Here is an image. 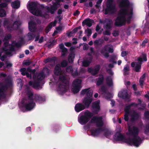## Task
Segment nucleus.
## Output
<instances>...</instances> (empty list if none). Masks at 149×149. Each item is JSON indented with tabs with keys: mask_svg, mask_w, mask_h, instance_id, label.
I'll return each instance as SVG.
<instances>
[{
	"mask_svg": "<svg viewBox=\"0 0 149 149\" xmlns=\"http://www.w3.org/2000/svg\"><path fill=\"white\" fill-rule=\"evenodd\" d=\"M133 9H130V12H128V9L127 8L120 9L119 10V15L121 16H118L116 18L114 22V25L118 27H121L125 25L126 24V15H132Z\"/></svg>",
	"mask_w": 149,
	"mask_h": 149,
	"instance_id": "f257e3e1",
	"label": "nucleus"
},
{
	"mask_svg": "<svg viewBox=\"0 0 149 149\" xmlns=\"http://www.w3.org/2000/svg\"><path fill=\"white\" fill-rule=\"evenodd\" d=\"M91 123L96 124L97 127H98V128L95 129L91 130V132L92 136H97L101 131L104 130L103 128L102 127L104 124L102 116H93L91 120Z\"/></svg>",
	"mask_w": 149,
	"mask_h": 149,
	"instance_id": "f03ea898",
	"label": "nucleus"
},
{
	"mask_svg": "<svg viewBox=\"0 0 149 149\" xmlns=\"http://www.w3.org/2000/svg\"><path fill=\"white\" fill-rule=\"evenodd\" d=\"M33 77L34 81H30L29 83V85L32 86L33 88L36 89H41L42 87L40 86V83L45 78L44 73L42 72H40L38 74H34L33 75Z\"/></svg>",
	"mask_w": 149,
	"mask_h": 149,
	"instance_id": "7ed1b4c3",
	"label": "nucleus"
},
{
	"mask_svg": "<svg viewBox=\"0 0 149 149\" xmlns=\"http://www.w3.org/2000/svg\"><path fill=\"white\" fill-rule=\"evenodd\" d=\"M3 23L4 27L6 28L7 30L9 32H11L13 30H17L21 24V22L19 21H16L13 23L11 21L6 18Z\"/></svg>",
	"mask_w": 149,
	"mask_h": 149,
	"instance_id": "20e7f679",
	"label": "nucleus"
},
{
	"mask_svg": "<svg viewBox=\"0 0 149 149\" xmlns=\"http://www.w3.org/2000/svg\"><path fill=\"white\" fill-rule=\"evenodd\" d=\"M142 57H139L137 58L138 61L140 63H136L133 62L131 63V65L132 67L134 68L133 70L137 72H141L142 63L143 61H147V55L146 54L143 53L142 54Z\"/></svg>",
	"mask_w": 149,
	"mask_h": 149,
	"instance_id": "39448f33",
	"label": "nucleus"
},
{
	"mask_svg": "<svg viewBox=\"0 0 149 149\" xmlns=\"http://www.w3.org/2000/svg\"><path fill=\"white\" fill-rule=\"evenodd\" d=\"M93 116L92 113L87 110L84 113V115L81 116L78 118L79 122L82 125L87 123Z\"/></svg>",
	"mask_w": 149,
	"mask_h": 149,
	"instance_id": "423d86ee",
	"label": "nucleus"
},
{
	"mask_svg": "<svg viewBox=\"0 0 149 149\" xmlns=\"http://www.w3.org/2000/svg\"><path fill=\"white\" fill-rule=\"evenodd\" d=\"M127 144L130 145L139 146L142 143L141 139L138 136H134L133 138H128Z\"/></svg>",
	"mask_w": 149,
	"mask_h": 149,
	"instance_id": "0eeeda50",
	"label": "nucleus"
},
{
	"mask_svg": "<svg viewBox=\"0 0 149 149\" xmlns=\"http://www.w3.org/2000/svg\"><path fill=\"white\" fill-rule=\"evenodd\" d=\"M81 80L79 79H76L73 82L72 88V92L74 93H78L80 90Z\"/></svg>",
	"mask_w": 149,
	"mask_h": 149,
	"instance_id": "6e6552de",
	"label": "nucleus"
},
{
	"mask_svg": "<svg viewBox=\"0 0 149 149\" xmlns=\"http://www.w3.org/2000/svg\"><path fill=\"white\" fill-rule=\"evenodd\" d=\"M61 0H56V1L54 3L53 5L50 7L47 6L46 8L47 10L48 13H50L52 14H54L55 12L57 10L58 7V5H60V2Z\"/></svg>",
	"mask_w": 149,
	"mask_h": 149,
	"instance_id": "1a4fd4ad",
	"label": "nucleus"
},
{
	"mask_svg": "<svg viewBox=\"0 0 149 149\" xmlns=\"http://www.w3.org/2000/svg\"><path fill=\"white\" fill-rule=\"evenodd\" d=\"M113 138L116 141H121L127 143V140L128 139V138H126L124 135L120 132H117L114 135Z\"/></svg>",
	"mask_w": 149,
	"mask_h": 149,
	"instance_id": "9d476101",
	"label": "nucleus"
},
{
	"mask_svg": "<svg viewBox=\"0 0 149 149\" xmlns=\"http://www.w3.org/2000/svg\"><path fill=\"white\" fill-rule=\"evenodd\" d=\"M116 11L115 6L112 3H107V7L105 10L104 14L106 15L108 14H113Z\"/></svg>",
	"mask_w": 149,
	"mask_h": 149,
	"instance_id": "9b49d317",
	"label": "nucleus"
},
{
	"mask_svg": "<svg viewBox=\"0 0 149 149\" xmlns=\"http://www.w3.org/2000/svg\"><path fill=\"white\" fill-rule=\"evenodd\" d=\"M24 107L27 111H30L36 106V104L33 100H29L24 103Z\"/></svg>",
	"mask_w": 149,
	"mask_h": 149,
	"instance_id": "f8f14e48",
	"label": "nucleus"
},
{
	"mask_svg": "<svg viewBox=\"0 0 149 149\" xmlns=\"http://www.w3.org/2000/svg\"><path fill=\"white\" fill-rule=\"evenodd\" d=\"M100 101L94 102L92 104V107L93 109V112L95 114H97L100 110Z\"/></svg>",
	"mask_w": 149,
	"mask_h": 149,
	"instance_id": "ddd939ff",
	"label": "nucleus"
},
{
	"mask_svg": "<svg viewBox=\"0 0 149 149\" xmlns=\"http://www.w3.org/2000/svg\"><path fill=\"white\" fill-rule=\"evenodd\" d=\"M130 5L129 0H121L119 3V6L121 9L127 8L128 10Z\"/></svg>",
	"mask_w": 149,
	"mask_h": 149,
	"instance_id": "4468645a",
	"label": "nucleus"
},
{
	"mask_svg": "<svg viewBox=\"0 0 149 149\" xmlns=\"http://www.w3.org/2000/svg\"><path fill=\"white\" fill-rule=\"evenodd\" d=\"M45 100V97L39 94H35L33 96V101L39 104L42 103Z\"/></svg>",
	"mask_w": 149,
	"mask_h": 149,
	"instance_id": "2eb2a0df",
	"label": "nucleus"
},
{
	"mask_svg": "<svg viewBox=\"0 0 149 149\" xmlns=\"http://www.w3.org/2000/svg\"><path fill=\"white\" fill-rule=\"evenodd\" d=\"M100 69V65H96L94 68H88V71L93 76H95L99 72Z\"/></svg>",
	"mask_w": 149,
	"mask_h": 149,
	"instance_id": "dca6fc26",
	"label": "nucleus"
},
{
	"mask_svg": "<svg viewBox=\"0 0 149 149\" xmlns=\"http://www.w3.org/2000/svg\"><path fill=\"white\" fill-rule=\"evenodd\" d=\"M119 97L124 100L128 99L129 98L127 91L126 90H123L118 94Z\"/></svg>",
	"mask_w": 149,
	"mask_h": 149,
	"instance_id": "f3484780",
	"label": "nucleus"
},
{
	"mask_svg": "<svg viewBox=\"0 0 149 149\" xmlns=\"http://www.w3.org/2000/svg\"><path fill=\"white\" fill-rule=\"evenodd\" d=\"M37 4L35 2H31L29 3L28 7L29 10L31 11L33 14L36 15V13L35 11L37 9Z\"/></svg>",
	"mask_w": 149,
	"mask_h": 149,
	"instance_id": "a211bd4d",
	"label": "nucleus"
},
{
	"mask_svg": "<svg viewBox=\"0 0 149 149\" xmlns=\"http://www.w3.org/2000/svg\"><path fill=\"white\" fill-rule=\"evenodd\" d=\"M92 97L88 96L85 97L82 101L83 103L86 108H88L92 101Z\"/></svg>",
	"mask_w": 149,
	"mask_h": 149,
	"instance_id": "6ab92c4d",
	"label": "nucleus"
},
{
	"mask_svg": "<svg viewBox=\"0 0 149 149\" xmlns=\"http://www.w3.org/2000/svg\"><path fill=\"white\" fill-rule=\"evenodd\" d=\"M94 22V21L93 20L89 18H87L82 22V25L83 26L85 25H86L89 27H90L92 26V24Z\"/></svg>",
	"mask_w": 149,
	"mask_h": 149,
	"instance_id": "aec40b11",
	"label": "nucleus"
},
{
	"mask_svg": "<svg viewBox=\"0 0 149 149\" xmlns=\"http://www.w3.org/2000/svg\"><path fill=\"white\" fill-rule=\"evenodd\" d=\"M93 93V90H92L90 89V88L84 89L81 91L80 93L82 95H84L85 94H86V97L88 96L92 97Z\"/></svg>",
	"mask_w": 149,
	"mask_h": 149,
	"instance_id": "412c9836",
	"label": "nucleus"
},
{
	"mask_svg": "<svg viewBox=\"0 0 149 149\" xmlns=\"http://www.w3.org/2000/svg\"><path fill=\"white\" fill-rule=\"evenodd\" d=\"M28 24L29 31L32 32H35L36 29V23L33 21H31L29 22Z\"/></svg>",
	"mask_w": 149,
	"mask_h": 149,
	"instance_id": "4be33fe9",
	"label": "nucleus"
},
{
	"mask_svg": "<svg viewBox=\"0 0 149 149\" xmlns=\"http://www.w3.org/2000/svg\"><path fill=\"white\" fill-rule=\"evenodd\" d=\"M74 109L77 112H79L85 109V107L82 103H79L75 105Z\"/></svg>",
	"mask_w": 149,
	"mask_h": 149,
	"instance_id": "5701e85b",
	"label": "nucleus"
},
{
	"mask_svg": "<svg viewBox=\"0 0 149 149\" xmlns=\"http://www.w3.org/2000/svg\"><path fill=\"white\" fill-rule=\"evenodd\" d=\"M56 23L57 21L56 20L50 22L45 29V33H47L50 31L53 26H56Z\"/></svg>",
	"mask_w": 149,
	"mask_h": 149,
	"instance_id": "b1692460",
	"label": "nucleus"
},
{
	"mask_svg": "<svg viewBox=\"0 0 149 149\" xmlns=\"http://www.w3.org/2000/svg\"><path fill=\"white\" fill-rule=\"evenodd\" d=\"M59 75L58 80L64 84L68 83V81L66 76L62 74H61Z\"/></svg>",
	"mask_w": 149,
	"mask_h": 149,
	"instance_id": "393cba45",
	"label": "nucleus"
},
{
	"mask_svg": "<svg viewBox=\"0 0 149 149\" xmlns=\"http://www.w3.org/2000/svg\"><path fill=\"white\" fill-rule=\"evenodd\" d=\"M129 131L130 134L134 137V136H137L139 133V130L137 127H133L132 129H129Z\"/></svg>",
	"mask_w": 149,
	"mask_h": 149,
	"instance_id": "a878e982",
	"label": "nucleus"
},
{
	"mask_svg": "<svg viewBox=\"0 0 149 149\" xmlns=\"http://www.w3.org/2000/svg\"><path fill=\"white\" fill-rule=\"evenodd\" d=\"M106 23V25L103 26L104 28V29L111 30L112 28L111 24H112V20L109 19H107V21Z\"/></svg>",
	"mask_w": 149,
	"mask_h": 149,
	"instance_id": "bb28decb",
	"label": "nucleus"
},
{
	"mask_svg": "<svg viewBox=\"0 0 149 149\" xmlns=\"http://www.w3.org/2000/svg\"><path fill=\"white\" fill-rule=\"evenodd\" d=\"M58 90L63 93H65L67 90V86L66 85L63 84L61 83L58 85Z\"/></svg>",
	"mask_w": 149,
	"mask_h": 149,
	"instance_id": "cd10ccee",
	"label": "nucleus"
},
{
	"mask_svg": "<svg viewBox=\"0 0 149 149\" xmlns=\"http://www.w3.org/2000/svg\"><path fill=\"white\" fill-rule=\"evenodd\" d=\"M61 67L58 65H56L54 71V74L56 76H58L61 74Z\"/></svg>",
	"mask_w": 149,
	"mask_h": 149,
	"instance_id": "c85d7f7f",
	"label": "nucleus"
},
{
	"mask_svg": "<svg viewBox=\"0 0 149 149\" xmlns=\"http://www.w3.org/2000/svg\"><path fill=\"white\" fill-rule=\"evenodd\" d=\"M104 81V77L103 75L100 74L99 75V77L97 78V81L96 85L97 86H100L103 84Z\"/></svg>",
	"mask_w": 149,
	"mask_h": 149,
	"instance_id": "c756f323",
	"label": "nucleus"
},
{
	"mask_svg": "<svg viewBox=\"0 0 149 149\" xmlns=\"http://www.w3.org/2000/svg\"><path fill=\"white\" fill-rule=\"evenodd\" d=\"M139 116V115L137 113L134 112L131 116L130 120L132 122H134L137 120Z\"/></svg>",
	"mask_w": 149,
	"mask_h": 149,
	"instance_id": "7c9ffc66",
	"label": "nucleus"
},
{
	"mask_svg": "<svg viewBox=\"0 0 149 149\" xmlns=\"http://www.w3.org/2000/svg\"><path fill=\"white\" fill-rule=\"evenodd\" d=\"M75 54L74 53L70 52L68 57V61L69 63H72L73 62L74 59L75 57Z\"/></svg>",
	"mask_w": 149,
	"mask_h": 149,
	"instance_id": "2f4dec72",
	"label": "nucleus"
},
{
	"mask_svg": "<svg viewBox=\"0 0 149 149\" xmlns=\"http://www.w3.org/2000/svg\"><path fill=\"white\" fill-rule=\"evenodd\" d=\"M20 2L17 0L11 3V5L12 8L15 9L18 8L20 6Z\"/></svg>",
	"mask_w": 149,
	"mask_h": 149,
	"instance_id": "473e14b6",
	"label": "nucleus"
},
{
	"mask_svg": "<svg viewBox=\"0 0 149 149\" xmlns=\"http://www.w3.org/2000/svg\"><path fill=\"white\" fill-rule=\"evenodd\" d=\"M146 74L145 73L143 74L140 78L139 82L140 83V85L141 86H142L143 85L144 81L146 80Z\"/></svg>",
	"mask_w": 149,
	"mask_h": 149,
	"instance_id": "72a5a7b5",
	"label": "nucleus"
},
{
	"mask_svg": "<svg viewBox=\"0 0 149 149\" xmlns=\"http://www.w3.org/2000/svg\"><path fill=\"white\" fill-rule=\"evenodd\" d=\"M106 80L108 85L109 86H111L113 85V84L112 79L111 77H107L106 78Z\"/></svg>",
	"mask_w": 149,
	"mask_h": 149,
	"instance_id": "f704fd0d",
	"label": "nucleus"
},
{
	"mask_svg": "<svg viewBox=\"0 0 149 149\" xmlns=\"http://www.w3.org/2000/svg\"><path fill=\"white\" fill-rule=\"evenodd\" d=\"M130 69L129 66L127 65L125 66L123 68V74L124 75H128L129 74V71H130Z\"/></svg>",
	"mask_w": 149,
	"mask_h": 149,
	"instance_id": "c9c22d12",
	"label": "nucleus"
},
{
	"mask_svg": "<svg viewBox=\"0 0 149 149\" xmlns=\"http://www.w3.org/2000/svg\"><path fill=\"white\" fill-rule=\"evenodd\" d=\"M112 134V132L108 129L105 130L104 135L107 138H109L110 135Z\"/></svg>",
	"mask_w": 149,
	"mask_h": 149,
	"instance_id": "e433bc0d",
	"label": "nucleus"
},
{
	"mask_svg": "<svg viewBox=\"0 0 149 149\" xmlns=\"http://www.w3.org/2000/svg\"><path fill=\"white\" fill-rule=\"evenodd\" d=\"M28 96V100H33V96L34 95L33 92L31 91H28L27 93Z\"/></svg>",
	"mask_w": 149,
	"mask_h": 149,
	"instance_id": "4c0bfd02",
	"label": "nucleus"
},
{
	"mask_svg": "<svg viewBox=\"0 0 149 149\" xmlns=\"http://www.w3.org/2000/svg\"><path fill=\"white\" fill-rule=\"evenodd\" d=\"M27 36L28 38V41L33 40L36 36L35 34L34 33L29 32L28 33Z\"/></svg>",
	"mask_w": 149,
	"mask_h": 149,
	"instance_id": "58836bf2",
	"label": "nucleus"
},
{
	"mask_svg": "<svg viewBox=\"0 0 149 149\" xmlns=\"http://www.w3.org/2000/svg\"><path fill=\"white\" fill-rule=\"evenodd\" d=\"M6 13L5 10L2 8H0V17H5Z\"/></svg>",
	"mask_w": 149,
	"mask_h": 149,
	"instance_id": "ea45409f",
	"label": "nucleus"
},
{
	"mask_svg": "<svg viewBox=\"0 0 149 149\" xmlns=\"http://www.w3.org/2000/svg\"><path fill=\"white\" fill-rule=\"evenodd\" d=\"M56 60V57H52V58H48L45 60V62L47 63L52 61H54Z\"/></svg>",
	"mask_w": 149,
	"mask_h": 149,
	"instance_id": "a19ab883",
	"label": "nucleus"
},
{
	"mask_svg": "<svg viewBox=\"0 0 149 149\" xmlns=\"http://www.w3.org/2000/svg\"><path fill=\"white\" fill-rule=\"evenodd\" d=\"M68 64L67 61L66 60H63L61 62L60 66L62 68H65L67 65Z\"/></svg>",
	"mask_w": 149,
	"mask_h": 149,
	"instance_id": "79ce46f5",
	"label": "nucleus"
},
{
	"mask_svg": "<svg viewBox=\"0 0 149 149\" xmlns=\"http://www.w3.org/2000/svg\"><path fill=\"white\" fill-rule=\"evenodd\" d=\"M19 71L21 72V74L23 76L26 75V73L27 72L26 70V69L25 68L20 69L19 70Z\"/></svg>",
	"mask_w": 149,
	"mask_h": 149,
	"instance_id": "37998d69",
	"label": "nucleus"
},
{
	"mask_svg": "<svg viewBox=\"0 0 149 149\" xmlns=\"http://www.w3.org/2000/svg\"><path fill=\"white\" fill-rule=\"evenodd\" d=\"M66 71L68 73H72L73 71L72 66H69L67 67L66 68Z\"/></svg>",
	"mask_w": 149,
	"mask_h": 149,
	"instance_id": "c03bdc74",
	"label": "nucleus"
},
{
	"mask_svg": "<svg viewBox=\"0 0 149 149\" xmlns=\"http://www.w3.org/2000/svg\"><path fill=\"white\" fill-rule=\"evenodd\" d=\"M90 63L91 62L89 61H84L82 62L83 66L85 67H88Z\"/></svg>",
	"mask_w": 149,
	"mask_h": 149,
	"instance_id": "a18cd8bd",
	"label": "nucleus"
},
{
	"mask_svg": "<svg viewBox=\"0 0 149 149\" xmlns=\"http://www.w3.org/2000/svg\"><path fill=\"white\" fill-rule=\"evenodd\" d=\"M12 36L10 34H9L6 36L3 40V41H6L11 38Z\"/></svg>",
	"mask_w": 149,
	"mask_h": 149,
	"instance_id": "49530a36",
	"label": "nucleus"
},
{
	"mask_svg": "<svg viewBox=\"0 0 149 149\" xmlns=\"http://www.w3.org/2000/svg\"><path fill=\"white\" fill-rule=\"evenodd\" d=\"M131 107V106L130 104L125 107L124 109L125 113H130V109Z\"/></svg>",
	"mask_w": 149,
	"mask_h": 149,
	"instance_id": "de8ad7c7",
	"label": "nucleus"
},
{
	"mask_svg": "<svg viewBox=\"0 0 149 149\" xmlns=\"http://www.w3.org/2000/svg\"><path fill=\"white\" fill-rule=\"evenodd\" d=\"M108 45H105L103 49L101 50L100 51L101 53L102 54H104L105 52L107 51V49L108 50Z\"/></svg>",
	"mask_w": 149,
	"mask_h": 149,
	"instance_id": "09e8293b",
	"label": "nucleus"
},
{
	"mask_svg": "<svg viewBox=\"0 0 149 149\" xmlns=\"http://www.w3.org/2000/svg\"><path fill=\"white\" fill-rule=\"evenodd\" d=\"M67 52V49L65 47L63 49H61V52L62 53L61 54L62 56H65L66 54V53Z\"/></svg>",
	"mask_w": 149,
	"mask_h": 149,
	"instance_id": "8fccbe9b",
	"label": "nucleus"
},
{
	"mask_svg": "<svg viewBox=\"0 0 149 149\" xmlns=\"http://www.w3.org/2000/svg\"><path fill=\"white\" fill-rule=\"evenodd\" d=\"M111 33L110 30L106 29L103 32V34L104 35H108L110 36Z\"/></svg>",
	"mask_w": 149,
	"mask_h": 149,
	"instance_id": "3c124183",
	"label": "nucleus"
},
{
	"mask_svg": "<svg viewBox=\"0 0 149 149\" xmlns=\"http://www.w3.org/2000/svg\"><path fill=\"white\" fill-rule=\"evenodd\" d=\"M100 91L104 93H107V88L106 87L104 86H101L100 89Z\"/></svg>",
	"mask_w": 149,
	"mask_h": 149,
	"instance_id": "603ef678",
	"label": "nucleus"
},
{
	"mask_svg": "<svg viewBox=\"0 0 149 149\" xmlns=\"http://www.w3.org/2000/svg\"><path fill=\"white\" fill-rule=\"evenodd\" d=\"M149 132V123L146 125L145 129H144V133L146 134L147 133Z\"/></svg>",
	"mask_w": 149,
	"mask_h": 149,
	"instance_id": "864d4df0",
	"label": "nucleus"
},
{
	"mask_svg": "<svg viewBox=\"0 0 149 149\" xmlns=\"http://www.w3.org/2000/svg\"><path fill=\"white\" fill-rule=\"evenodd\" d=\"M87 31V36L89 37L91 36L92 33V31L91 30L88 28H87V29L85 30V31L86 32Z\"/></svg>",
	"mask_w": 149,
	"mask_h": 149,
	"instance_id": "5fc2aeb1",
	"label": "nucleus"
},
{
	"mask_svg": "<svg viewBox=\"0 0 149 149\" xmlns=\"http://www.w3.org/2000/svg\"><path fill=\"white\" fill-rule=\"evenodd\" d=\"M119 34V32L118 31L114 30L112 33V35L113 36L116 37L118 36Z\"/></svg>",
	"mask_w": 149,
	"mask_h": 149,
	"instance_id": "6e6d98bb",
	"label": "nucleus"
},
{
	"mask_svg": "<svg viewBox=\"0 0 149 149\" xmlns=\"http://www.w3.org/2000/svg\"><path fill=\"white\" fill-rule=\"evenodd\" d=\"M144 116L146 119H149V111H148L145 112Z\"/></svg>",
	"mask_w": 149,
	"mask_h": 149,
	"instance_id": "4d7b16f0",
	"label": "nucleus"
},
{
	"mask_svg": "<svg viewBox=\"0 0 149 149\" xmlns=\"http://www.w3.org/2000/svg\"><path fill=\"white\" fill-rule=\"evenodd\" d=\"M31 63V62L29 61H24L23 62V64L24 65H30Z\"/></svg>",
	"mask_w": 149,
	"mask_h": 149,
	"instance_id": "13d9d810",
	"label": "nucleus"
},
{
	"mask_svg": "<svg viewBox=\"0 0 149 149\" xmlns=\"http://www.w3.org/2000/svg\"><path fill=\"white\" fill-rule=\"evenodd\" d=\"M130 113H125L124 115V119L125 121H128L129 119V116Z\"/></svg>",
	"mask_w": 149,
	"mask_h": 149,
	"instance_id": "bf43d9fd",
	"label": "nucleus"
},
{
	"mask_svg": "<svg viewBox=\"0 0 149 149\" xmlns=\"http://www.w3.org/2000/svg\"><path fill=\"white\" fill-rule=\"evenodd\" d=\"M18 42L21 45L22 44H24L25 43V40L22 37L20 38V40H19Z\"/></svg>",
	"mask_w": 149,
	"mask_h": 149,
	"instance_id": "052dcab7",
	"label": "nucleus"
},
{
	"mask_svg": "<svg viewBox=\"0 0 149 149\" xmlns=\"http://www.w3.org/2000/svg\"><path fill=\"white\" fill-rule=\"evenodd\" d=\"M8 4L5 2H3L0 4V7L1 8H4L6 7Z\"/></svg>",
	"mask_w": 149,
	"mask_h": 149,
	"instance_id": "680f3d73",
	"label": "nucleus"
},
{
	"mask_svg": "<svg viewBox=\"0 0 149 149\" xmlns=\"http://www.w3.org/2000/svg\"><path fill=\"white\" fill-rule=\"evenodd\" d=\"M148 42V40L147 39H145V40L143 41L142 44V46L143 47H145L146 43Z\"/></svg>",
	"mask_w": 149,
	"mask_h": 149,
	"instance_id": "e2e57ef3",
	"label": "nucleus"
},
{
	"mask_svg": "<svg viewBox=\"0 0 149 149\" xmlns=\"http://www.w3.org/2000/svg\"><path fill=\"white\" fill-rule=\"evenodd\" d=\"M127 52L126 51H123L121 52V55L122 57H124L127 55Z\"/></svg>",
	"mask_w": 149,
	"mask_h": 149,
	"instance_id": "0e129e2a",
	"label": "nucleus"
},
{
	"mask_svg": "<svg viewBox=\"0 0 149 149\" xmlns=\"http://www.w3.org/2000/svg\"><path fill=\"white\" fill-rule=\"evenodd\" d=\"M132 15H130V16H129L127 19V23H130L131 19L132 17V15ZM128 16V15H127Z\"/></svg>",
	"mask_w": 149,
	"mask_h": 149,
	"instance_id": "69168bd1",
	"label": "nucleus"
},
{
	"mask_svg": "<svg viewBox=\"0 0 149 149\" xmlns=\"http://www.w3.org/2000/svg\"><path fill=\"white\" fill-rule=\"evenodd\" d=\"M36 70L35 69H32L31 70L30 72V73H31V74H33V75H34V74H39L40 73H38V72H36V73H35L36 72Z\"/></svg>",
	"mask_w": 149,
	"mask_h": 149,
	"instance_id": "338daca9",
	"label": "nucleus"
},
{
	"mask_svg": "<svg viewBox=\"0 0 149 149\" xmlns=\"http://www.w3.org/2000/svg\"><path fill=\"white\" fill-rule=\"evenodd\" d=\"M9 50L10 52H14L15 51V49L14 46H11L9 47Z\"/></svg>",
	"mask_w": 149,
	"mask_h": 149,
	"instance_id": "774afa93",
	"label": "nucleus"
}]
</instances>
